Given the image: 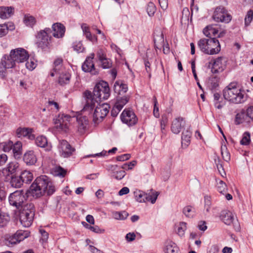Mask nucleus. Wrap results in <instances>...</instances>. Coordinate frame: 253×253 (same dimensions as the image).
Here are the masks:
<instances>
[{
  "instance_id": "obj_32",
  "label": "nucleus",
  "mask_w": 253,
  "mask_h": 253,
  "mask_svg": "<svg viewBox=\"0 0 253 253\" xmlns=\"http://www.w3.org/2000/svg\"><path fill=\"white\" fill-rule=\"evenodd\" d=\"M78 123V129L81 132H83L88 124V120L85 116H79L77 118Z\"/></svg>"
},
{
  "instance_id": "obj_60",
  "label": "nucleus",
  "mask_w": 253,
  "mask_h": 253,
  "mask_svg": "<svg viewBox=\"0 0 253 253\" xmlns=\"http://www.w3.org/2000/svg\"><path fill=\"white\" fill-rule=\"evenodd\" d=\"M154 109H153V114L154 116L157 118H158L160 117V114L159 112V108L157 106V100L156 99V98L154 97Z\"/></svg>"
},
{
  "instance_id": "obj_53",
  "label": "nucleus",
  "mask_w": 253,
  "mask_h": 253,
  "mask_svg": "<svg viewBox=\"0 0 253 253\" xmlns=\"http://www.w3.org/2000/svg\"><path fill=\"white\" fill-rule=\"evenodd\" d=\"M253 18V10L250 9L247 13L245 18V25L248 26L251 24Z\"/></svg>"
},
{
  "instance_id": "obj_1",
  "label": "nucleus",
  "mask_w": 253,
  "mask_h": 253,
  "mask_svg": "<svg viewBox=\"0 0 253 253\" xmlns=\"http://www.w3.org/2000/svg\"><path fill=\"white\" fill-rule=\"evenodd\" d=\"M86 102L83 110L91 113L94 109L95 104L107 99L110 96V88L106 82L102 81L95 85L93 91V94L90 91L86 90L84 92Z\"/></svg>"
},
{
  "instance_id": "obj_49",
  "label": "nucleus",
  "mask_w": 253,
  "mask_h": 253,
  "mask_svg": "<svg viewBox=\"0 0 253 253\" xmlns=\"http://www.w3.org/2000/svg\"><path fill=\"white\" fill-rule=\"evenodd\" d=\"M134 195L137 202L140 203L145 202V193L141 191H135Z\"/></svg>"
},
{
  "instance_id": "obj_24",
  "label": "nucleus",
  "mask_w": 253,
  "mask_h": 253,
  "mask_svg": "<svg viewBox=\"0 0 253 253\" xmlns=\"http://www.w3.org/2000/svg\"><path fill=\"white\" fill-rule=\"evenodd\" d=\"M14 8L12 6H0V18L8 19L13 15Z\"/></svg>"
},
{
  "instance_id": "obj_14",
  "label": "nucleus",
  "mask_w": 253,
  "mask_h": 253,
  "mask_svg": "<svg viewBox=\"0 0 253 253\" xmlns=\"http://www.w3.org/2000/svg\"><path fill=\"white\" fill-rule=\"evenodd\" d=\"M95 54L94 53H91L86 58L85 60L82 65V70L85 72H89L92 75H96L98 74L97 71L94 67V64L93 62V59L94 57Z\"/></svg>"
},
{
  "instance_id": "obj_10",
  "label": "nucleus",
  "mask_w": 253,
  "mask_h": 253,
  "mask_svg": "<svg viewBox=\"0 0 253 253\" xmlns=\"http://www.w3.org/2000/svg\"><path fill=\"white\" fill-rule=\"evenodd\" d=\"M71 118V116L69 115L59 114L56 118L54 120L56 128L59 130L67 132L68 130L69 124Z\"/></svg>"
},
{
  "instance_id": "obj_37",
  "label": "nucleus",
  "mask_w": 253,
  "mask_h": 253,
  "mask_svg": "<svg viewBox=\"0 0 253 253\" xmlns=\"http://www.w3.org/2000/svg\"><path fill=\"white\" fill-rule=\"evenodd\" d=\"M182 212L187 218H193L196 215L195 208L190 206L185 207L183 209Z\"/></svg>"
},
{
  "instance_id": "obj_36",
  "label": "nucleus",
  "mask_w": 253,
  "mask_h": 253,
  "mask_svg": "<svg viewBox=\"0 0 253 253\" xmlns=\"http://www.w3.org/2000/svg\"><path fill=\"white\" fill-rule=\"evenodd\" d=\"M159 193L158 192L153 191V190L149 193H145V202H150L152 204H154L158 198Z\"/></svg>"
},
{
  "instance_id": "obj_30",
  "label": "nucleus",
  "mask_w": 253,
  "mask_h": 253,
  "mask_svg": "<svg viewBox=\"0 0 253 253\" xmlns=\"http://www.w3.org/2000/svg\"><path fill=\"white\" fill-rule=\"evenodd\" d=\"M22 143L20 141L16 142L15 144H13L12 148L13 156L16 159L20 158L22 154Z\"/></svg>"
},
{
  "instance_id": "obj_15",
  "label": "nucleus",
  "mask_w": 253,
  "mask_h": 253,
  "mask_svg": "<svg viewBox=\"0 0 253 253\" xmlns=\"http://www.w3.org/2000/svg\"><path fill=\"white\" fill-rule=\"evenodd\" d=\"M19 167V164L16 162H10L5 168L1 170L0 175L1 178L9 176L16 172Z\"/></svg>"
},
{
  "instance_id": "obj_38",
  "label": "nucleus",
  "mask_w": 253,
  "mask_h": 253,
  "mask_svg": "<svg viewBox=\"0 0 253 253\" xmlns=\"http://www.w3.org/2000/svg\"><path fill=\"white\" fill-rule=\"evenodd\" d=\"M208 39H200L198 42V45L200 50L205 54H208Z\"/></svg>"
},
{
  "instance_id": "obj_33",
  "label": "nucleus",
  "mask_w": 253,
  "mask_h": 253,
  "mask_svg": "<svg viewBox=\"0 0 253 253\" xmlns=\"http://www.w3.org/2000/svg\"><path fill=\"white\" fill-rule=\"evenodd\" d=\"M192 135L191 131L187 129L183 131L181 136V144L182 145H185L187 146L190 142V139Z\"/></svg>"
},
{
  "instance_id": "obj_2",
  "label": "nucleus",
  "mask_w": 253,
  "mask_h": 253,
  "mask_svg": "<svg viewBox=\"0 0 253 253\" xmlns=\"http://www.w3.org/2000/svg\"><path fill=\"white\" fill-rule=\"evenodd\" d=\"M55 191V187L50 179L46 175L37 177L31 185L29 193L34 198H38L45 194L52 195Z\"/></svg>"
},
{
  "instance_id": "obj_13",
  "label": "nucleus",
  "mask_w": 253,
  "mask_h": 253,
  "mask_svg": "<svg viewBox=\"0 0 253 253\" xmlns=\"http://www.w3.org/2000/svg\"><path fill=\"white\" fill-rule=\"evenodd\" d=\"M11 56L14 59L16 63L24 62L28 59L29 54L28 52L22 48H18L11 50Z\"/></svg>"
},
{
  "instance_id": "obj_6",
  "label": "nucleus",
  "mask_w": 253,
  "mask_h": 253,
  "mask_svg": "<svg viewBox=\"0 0 253 253\" xmlns=\"http://www.w3.org/2000/svg\"><path fill=\"white\" fill-rule=\"evenodd\" d=\"M253 113V106H249L246 109H242L236 114L234 123L236 125L251 123V116Z\"/></svg>"
},
{
  "instance_id": "obj_50",
  "label": "nucleus",
  "mask_w": 253,
  "mask_h": 253,
  "mask_svg": "<svg viewBox=\"0 0 253 253\" xmlns=\"http://www.w3.org/2000/svg\"><path fill=\"white\" fill-rule=\"evenodd\" d=\"M144 63L145 65V70L148 74L149 79L151 78V63L148 58L147 53L146 54V57L144 59Z\"/></svg>"
},
{
  "instance_id": "obj_52",
  "label": "nucleus",
  "mask_w": 253,
  "mask_h": 253,
  "mask_svg": "<svg viewBox=\"0 0 253 253\" xmlns=\"http://www.w3.org/2000/svg\"><path fill=\"white\" fill-rule=\"evenodd\" d=\"M251 135L249 132H245L243 134V138L240 141V143L243 145H247L250 144L251 141Z\"/></svg>"
},
{
  "instance_id": "obj_28",
  "label": "nucleus",
  "mask_w": 253,
  "mask_h": 253,
  "mask_svg": "<svg viewBox=\"0 0 253 253\" xmlns=\"http://www.w3.org/2000/svg\"><path fill=\"white\" fill-rule=\"evenodd\" d=\"M16 135L18 137H28L30 139L34 138V135L32 134L31 129L29 128H18L16 130Z\"/></svg>"
},
{
  "instance_id": "obj_41",
  "label": "nucleus",
  "mask_w": 253,
  "mask_h": 253,
  "mask_svg": "<svg viewBox=\"0 0 253 253\" xmlns=\"http://www.w3.org/2000/svg\"><path fill=\"white\" fill-rule=\"evenodd\" d=\"M129 99V96H127L118 97L115 104L119 108L122 109L124 106L128 102Z\"/></svg>"
},
{
  "instance_id": "obj_64",
  "label": "nucleus",
  "mask_w": 253,
  "mask_h": 253,
  "mask_svg": "<svg viewBox=\"0 0 253 253\" xmlns=\"http://www.w3.org/2000/svg\"><path fill=\"white\" fill-rule=\"evenodd\" d=\"M7 33L6 25H0V37L5 36Z\"/></svg>"
},
{
  "instance_id": "obj_23",
  "label": "nucleus",
  "mask_w": 253,
  "mask_h": 253,
  "mask_svg": "<svg viewBox=\"0 0 253 253\" xmlns=\"http://www.w3.org/2000/svg\"><path fill=\"white\" fill-rule=\"evenodd\" d=\"M15 64L16 62L11 56L10 53L9 55H5L1 60V65L7 69L13 68L15 66Z\"/></svg>"
},
{
  "instance_id": "obj_62",
  "label": "nucleus",
  "mask_w": 253,
  "mask_h": 253,
  "mask_svg": "<svg viewBox=\"0 0 253 253\" xmlns=\"http://www.w3.org/2000/svg\"><path fill=\"white\" fill-rule=\"evenodd\" d=\"M130 158L129 154H125L117 157L116 160L118 161H125L128 160Z\"/></svg>"
},
{
  "instance_id": "obj_19",
  "label": "nucleus",
  "mask_w": 253,
  "mask_h": 253,
  "mask_svg": "<svg viewBox=\"0 0 253 253\" xmlns=\"http://www.w3.org/2000/svg\"><path fill=\"white\" fill-rule=\"evenodd\" d=\"M96 55L103 69H109L112 67V62L111 60L106 57V54L103 50L99 49L98 50Z\"/></svg>"
},
{
  "instance_id": "obj_25",
  "label": "nucleus",
  "mask_w": 253,
  "mask_h": 253,
  "mask_svg": "<svg viewBox=\"0 0 253 253\" xmlns=\"http://www.w3.org/2000/svg\"><path fill=\"white\" fill-rule=\"evenodd\" d=\"M221 220L226 225H230L234 220L232 212L229 211H223L220 216Z\"/></svg>"
},
{
  "instance_id": "obj_40",
  "label": "nucleus",
  "mask_w": 253,
  "mask_h": 253,
  "mask_svg": "<svg viewBox=\"0 0 253 253\" xmlns=\"http://www.w3.org/2000/svg\"><path fill=\"white\" fill-rule=\"evenodd\" d=\"M13 145V143L10 140L1 142L0 143V150L4 152H8L12 150Z\"/></svg>"
},
{
  "instance_id": "obj_43",
  "label": "nucleus",
  "mask_w": 253,
  "mask_h": 253,
  "mask_svg": "<svg viewBox=\"0 0 253 253\" xmlns=\"http://www.w3.org/2000/svg\"><path fill=\"white\" fill-rule=\"evenodd\" d=\"M30 232L28 230H18L16 232V234L19 242H20L25 238L28 237L30 235Z\"/></svg>"
},
{
  "instance_id": "obj_51",
  "label": "nucleus",
  "mask_w": 253,
  "mask_h": 253,
  "mask_svg": "<svg viewBox=\"0 0 253 253\" xmlns=\"http://www.w3.org/2000/svg\"><path fill=\"white\" fill-rule=\"evenodd\" d=\"M82 223L85 228L89 229L92 232H94L96 233H101V230L99 228V227L98 226H92L84 221H83Z\"/></svg>"
},
{
  "instance_id": "obj_29",
  "label": "nucleus",
  "mask_w": 253,
  "mask_h": 253,
  "mask_svg": "<svg viewBox=\"0 0 253 253\" xmlns=\"http://www.w3.org/2000/svg\"><path fill=\"white\" fill-rule=\"evenodd\" d=\"M179 249L175 243L171 241H167L165 243V253H177Z\"/></svg>"
},
{
  "instance_id": "obj_11",
  "label": "nucleus",
  "mask_w": 253,
  "mask_h": 253,
  "mask_svg": "<svg viewBox=\"0 0 253 253\" xmlns=\"http://www.w3.org/2000/svg\"><path fill=\"white\" fill-rule=\"evenodd\" d=\"M121 121L124 124L129 126L135 125L138 122V118L132 110L125 109L120 116Z\"/></svg>"
},
{
  "instance_id": "obj_61",
  "label": "nucleus",
  "mask_w": 253,
  "mask_h": 253,
  "mask_svg": "<svg viewBox=\"0 0 253 253\" xmlns=\"http://www.w3.org/2000/svg\"><path fill=\"white\" fill-rule=\"evenodd\" d=\"M121 110V109L115 104L111 112V116L114 117H116Z\"/></svg>"
},
{
  "instance_id": "obj_57",
  "label": "nucleus",
  "mask_w": 253,
  "mask_h": 253,
  "mask_svg": "<svg viewBox=\"0 0 253 253\" xmlns=\"http://www.w3.org/2000/svg\"><path fill=\"white\" fill-rule=\"evenodd\" d=\"M186 229V223L184 222H181L179 224V227L177 229V234L182 236L184 234L185 230Z\"/></svg>"
},
{
  "instance_id": "obj_5",
  "label": "nucleus",
  "mask_w": 253,
  "mask_h": 253,
  "mask_svg": "<svg viewBox=\"0 0 253 253\" xmlns=\"http://www.w3.org/2000/svg\"><path fill=\"white\" fill-rule=\"evenodd\" d=\"M35 208L34 204L29 203L25 205L20 212L19 218L24 227H29L32 223L35 215Z\"/></svg>"
},
{
  "instance_id": "obj_45",
  "label": "nucleus",
  "mask_w": 253,
  "mask_h": 253,
  "mask_svg": "<svg viewBox=\"0 0 253 253\" xmlns=\"http://www.w3.org/2000/svg\"><path fill=\"white\" fill-rule=\"evenodd\" d=\"M221 153L223 159L226 162H228L230 160V154L227 150L226 145L221 146Z\"/></svg>"
},
{
  "instance_id": "obj_7",
  "label": "nucleus",
  "mask_w": 253,
  "mask_h": 253,
  "mask_svg": "<svg viewBox=\"0 0 253 253\" xmlns=\"http://www.w3.org/2000/svg\"><path fill=\"white\" fill-rule=\"evenodd\" d=\"M26 197L23 190H16L11 193L8 197V201L10 205L15 207L17 209L22 207Z\"/></svg>"
},
{
  "instance_id": "obj_26",
  "label": "nucleus",
  "mask_w": 253,
  "mask_h": 253,
  "mask_svg": "<svg viewBox=\"0 0 253 253\" xmlns=\"http://www.w3.org/2000/svg\"><path fill=\"white\" fill-rule=\"evenodd\" d=\"M59 74L58 83L60 85L64 86L70 83L71 75L69 72L65 71L60 73Z\"/></svg>"
},
{
  "instance_id": "obj_27",
  "label": "nucleus",
  "mask_w": 253,
  "mask_h": 253,
  "mask_svg": "<svg viewBox=\"0 0 253 253\" xmlns=\"http://www.w3.org/2000/svg\"><path fill=\"white\" fill-rule=\"evenodd\" d=\"M114 87L115 92H118L119 94H124L128 90L127 85L122 81H116L114 84Z\"/></svg>"
},
{
  "instance_id": "obj_35",
  "label": "nucleus",
  "mask_w": 253,
  "mask_h": 253,
  "mask_svg": "<svg viewBox=\"0 0 253 253\" xmlns=\"http://www.w3.org/2000/svg\"><path fill=\"white\" fill-rule=\"evenodd\" d=\"M218 32V30L213 27L212 25L208 26L203 30L204 35L209 38H212V36H215Z\"/></svg>"
},
{
  "instance_id": "obj_58",
  "label": "nucleus",
  "mask_w": 253,
  "mask_h": 253,
  "mask_svg": "<svg viewBox=\"0 0 253 253\" xmlns=\"http://www.w3.org/2000/svg\"><path fill=\"white\" fill-rule=\"evenodd\" d=\"M125 170L117 171L113 173L112 176L117 180H121L125 176Z\"/></svg>"
},
{
  "instance_id": "obj_63",
  "label": "nucleus",
  "mask_w": 253,
  "mask_h": 253,
  "mask_svg": "<svg viewBox=\"0 0 253 253\" xmlns=\"http://www.w3.org/2000/svg\"><path fill=\"white\" fill-rule=\"evenodd\" d=\"M84 36H85L86 38L92 42H95L97 41V38L95 36L92 35L90 32H87Z\"/></svg>"
},
{
  "instance_id": "obj_8",
  "label": "nucleus",
  "mask_w": 253,
  "mask_h": 253,
  "mask_svg": "<svg viewBox=\"0 0 253 253\" xmlns=\"http://www.w3.org/2000/svg\"><path fill=\"white\" fill-rule=\"evenodd\" d=\"M212 18L217 22L228 23L231 20L232 16L224 7L219 6L215 9Z\"/></svg>"
},
{
  "instance_id": "obj_47",
  "label": "nucleus",
  "mask_w": 253,
  "mask_h": 253,
  "mask_svg": "<svg viewBox=\"0 0 253 253\" xmlns=\"http://www.w3.org/2000/svg\"><path fill=\"white\" fill-rule=\"evenodd\" d=\"M219 79L217 77H214L209 79L208 84L211 89H215L218 86Z\"/></svg>"
},
{
  "instance_id": "obj_42",
  "label": "nucleus",
  "mask_w": 253,
  "mask_h": 253,
  "mask_svg": "<svg viewBox=\"0 0 253 253\" xmlns=\"http://www.w3.org/2000/svg\"><path fill=\"white\" fill-rule=\"evenodd\" d=\"M113 217L117 220L126 219L128 216V213L126 211H114L113 212Z\"/></svg>"
},
{
  "instance_id": "obj_3",
  "label": "nucleus",
  "mask_w": 253,
  "mask_h": 253,
  "mask_svg": "<svg viewBox=\"0 0 253 253\" xmlns=\"http://www.w3.org/2000/svg\"><path fill=\"white\" fill-rule=\"evenodd\" d=\"M224 99L229 102L238 104L245 102L249 96L245 90L236 83H231L223 90Z\"/></svg>"
},
{
  "instance_id": "obj_44",
  "label": "nucleus",
  "mask_w": 253,
  "mask_h": 253,
  "mask_svg": "<svg viewBox=\"0 0 253 253\" xmlns=\"http://www.w3.org/2000/svg\"><path fill=\"white\" fill-rule=\"evenodd\" d=\"M24 22L27 26L32 27L36 24V20L34 17L27 15L24 17Z\"/></svg>"
},
{
  "instance_id": "obj_21",
  "label": "nucleus",
  "mask_w": 253,
  "mask_h": 253,
  "mask_svg": "<svg viewBox=\"0 0 253 253\" xmlns=\"http://www.w3.org/2000/svg\"><path fill=\"white\" fill-rule=\"evenodd\" d=\"M53 36L56 38H62L65 34V27L60 23H54L52 26Z\"/></svg>"
},
{
  "instance_id": "obj_17",
  "label": "nucleus",
  "mask_w": 253,
  "mask_h": 253,
  "mask_svg": "<svg viewBox=\"0 0 253 253\" xmlns=\"http://www.w3.org/2000/svg\"><path fill=\"white\" fill-rule=\"evenodd\" d=\"M226 60L223 57H218L212 63L211 72L214 74L222 72L225 67Z\"/></svg>"
},
{
  "instance_id": "obj_56",
  "label": "nucleus",
  "mask_w": 253,
  "mask_h": 253,
  "mask_svg": "<svg viewBox=\"0 0 253 253\" xmlns=\"http://www.w3.org/2000/svg\"><path fill=\"white\" fill-rule=\"evenodd\" d=\"M63 66L53 65V68L50 70L49 75L51 77H54L55 74L60 73V72Z\"/></svg>"
},
{
  "instance_id": "obj_54",
  "label": "nucleus",
  "mask_w": 253,
  "mask_h": 253,
  "mask_svg": "<svg viewBox=\"0 0 253 253\" xmlns=\"http://www.w3.org/2000/svg\"><path fill=\"white\" fill-rule=\"evenodd\" d=\"M73 48L74 50L78 52H82L84 51V48L81 42H76L73 43Z\"/></svg>"
},
{
  "instance_id": "obj_18",
  "label": "nucleus",
  "mask_w": 253,
  "mask_h": 253,
  "mask_svg": "<svg viewBox=\"0 0 253 253\" xmlns=\"http://www.w3.org/2000/svg\"><path fill=\"white\" fill-rule=\"evenodd\" d=\"M185 122L184 118L181 117H177L173 120L171 126V130L174 134H178L181 129L185 126Z\"/></svg>"
},
{
  "instance_id": "obj_12",
  "label": "nucleus",
  "mask_w": 253,
  "mask_h": 253,
  "mask_svg": "<svg viewBox=\"0 0 253 253\" xmlns=\"http://www.w3.org/2000/svg\"><path fill=\"white\" fill-rule=\"evenodd\" d=\"M60 155L64 158L71 156L75 151V148L73 147L67 141L61 140L58 146Z\"/></svg>"
},
{
  "instance_id": "obj_16",
  "label": "nucleus",
  "mask_w": 253,
  "mask_h": 253,
  "mask_svg": "<svg viewBox=\"0 0 253 253\" xmlns=\"http://www.w3.org/2000/svg\"><path fill=\"white\" fill-rule=\"evenodd\" d=\"M208 53L207 54L213 55L217 54L220 51V45L218 40L215 38L208 39Z\"/></svg>"
},
{
  "instance_id": "obj_59",
  "label": "nucleus",
  "mask_w": 253,
  "mask_h": 253,
  "mask_svg": "<svg viewBox=\"0 0 253 253\" xmlns=\"http://www.w3.org/2000/svg\"><path fill=\"white\" fill-rule=\"evenodd\" d=\"M36 62L31 59L30 61H28L26 63L27 68L31 71L34 70L36 68Z\"/></svg>"
},
{
  "instance_id": "obj_4",
  "label": "nucleus",
  "mask_w": 253,
  "mask_h": 253,
  "mask_svg": "<svg viewBox=\"0 0 253 253\" xmlns=\"http://www.w3.org/2000/svg\"><path fill=\"white\" fill-rule=\"evenodd\" d=\"M51 32L50 28H45L37 32L35 35L37 46L44 52H49L51 48Z\"/></svg>"
},
{
  "instance_id": "obj_48",
  "label": "nucleus",
  "mask_w": 253,
  "mask_h": 253,
  "mask_svg": "<svg viewBox=\"0 0 253 253\" xmlns=\"http://www.w3.org/2000/svg\"><path fill=\"white\" fill-rule=\"evenodd\" d=\"M147 13L149 16H153L156 11V7L152 2H149L146 8Z\"/></svg>"
},
{
  "instance_id": "obj_39",
  "label": "nucleus",
  "mask_w": 253,
  "mask_h": 253,
  "mask_svg": "<svg viewBox=\"0 0 253 253\" xmlns=\"http://www.w3.org/2000/svg\"><path fill=\"white\" fill-rule=\"evenodd\" d=\"M35 143L40 147L45 148L48 147L47 139L46 137L43 135L38 136L35 139Z\"/></svg>"
},
{
  "instance_id": "obj_55",
  "label": "nucleus",
  "mask_w": 253,
  "mask_h": 253,
  "mask_svg": "<svg viewBox=\"0 0 253 253\" xmlns=\"http://www.w3.org/2000/svg\"><path fill=\"white\" fill-rule=\"evenodd\" d=\"M9 220V217L2 213L0 211V227H3L6 225Z\"/></svg>"
},
{
  "instance_id": "obj_20",
  "label": "nucleus",
  "mask_w": 253,
  "mask_h": 253,
  "mask_svg": "<svg viewBox=\"0 0 253 253\" xmlns=\"http://www.w3.org/2000/svg\"><path fill=\"white\" fill-rule=\"evenodd\" d=\"M5 182H8L11 187L16 188H20L23 185L22 180L19 176L12 175L2 178Z\"/></svg>"
},
{
  "instance_id": "obj_22",
  "label": "nucleus",
  "mask_w": 253,
  "mask_h": 253,
  "mask_svg": "<svg viewBox=\"0 0 253 253\" xmlns=\"http://www.w3.org/2000/svg\"><path fill=\"white\" fill-rule=\"evenodd\" d=\"M23 159L26 165L28 166L34 165L37 161V156L33 150L27 151L24 154Z\"/></svg>"
},
{
  "instance_id": "obj_9",
  "label": "nucleus",
  "mask_w": 253,
  "mask_h": 253,
  "mask_svg": "<svg viewBox=\"0 0 253 253\" xmlns=\"http://www.w3.org/2000/svg\"><path fill=\"white\" fill-rule=\"evenodd\" d=\"M93 114V121L94 124H97L101 122L109 113V105L107 104H103L95 106Z\"/></svg>"
},
{
  "instance_id": "obj_34",
  "label": "nucleus",
  "mask_w": 253,
  "mask_h": 253,
  "mask_svg": "<svg viewBox=\"0 0 253 253\" xmlns=\"http://www.w3.org/2000/svg\"><path fill=\"white\" fill-rule=\"evenodd\" d=\"M18 243L19 242L16 237V233L12 235L6 236L5 237L4 243L8 247H11Z\"/></svg>"
},
{
  "instance_id": "obj_31",
  "label": "nucleus",
  "mask_w": 253,
  "mask_h": 253,
  "mask_svg": "<svg viewBox=\"0 0 253 253\" xmlns=\"http://www.w3.org/2000/svg\"><path fill=\"white\" fill-rule=\"evenodd\" d=\"M20 176L23 181V184L24 183L26 184L30 183L33 179V173L28 170H24L21 172Z\"/></svg>"
},
{
  "instance_id": "obj_46",
  "label": "nucleus",
  "mask_w": 253,
  "mask_h": 253,
  "mask_svg": "<svg viewBox=\"0 0 253 253\" xmlns=\"http://www.w3.org/2000/svg\"><path fill=\"white\" fill-rule=\"evenodd\" d=\"M217 182V188L219 192L222 194H224L227 191V188L226 184L221 180H216Z\"/></svg>"
}]
</instances>
